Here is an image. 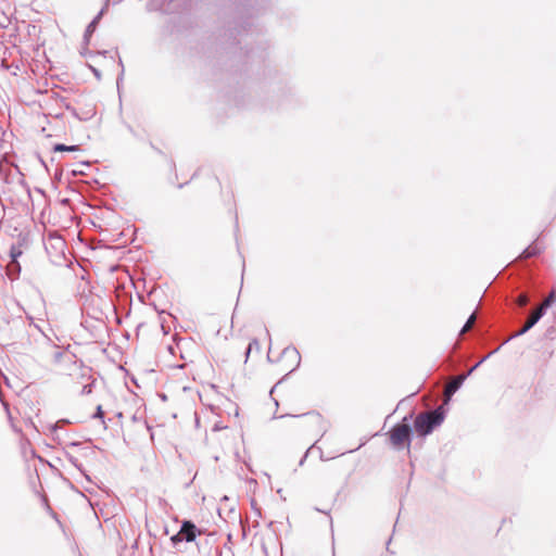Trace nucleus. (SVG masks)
<instances>
[{"mask_svg": "<svg viewBox=\"0 0 556 556\" xmlns=\"http://www.w3.org/2000/svg\"><path fill=\"white\" fill-rule=\"evenodd\" d=\"M444 420V413L441 408L419 414L415 419V430L419 435H427L440 426Z\"/></svg>", "mask_w": 556, "mask_h": 556, "instance_id": "nucleus-1", "label": "nucleus"}, {"mask_svg": "<svg viewBox=\"0 0 556 556\" xmlns=\"http://www.w3.org/2000/svg\"><path fill=\"white\" fill-rule=\"evenodd\" d=\"M390 441L395 448L410 445V427L406 424L394 426L390 431Z\"/></svg>", "mask_w": 556, "mask_h": 556, "instance_id": "nucleus-2", "label": "nucleus"}, {"mask_svg": "<svg viewBox=\"0 0 556 556\" xmlns=\"http://www.w3.org/2000/svg\"><path fill=\"white\" fill-rule=\"evenodd\" d=\"M199 534H201V531L195 527V525L189 520H185L180 530L170 538V541L174 545L182 541L193 542Z\"/></svg>", "mask_w": 556, "mask_h": 556, "instance_id": "nucleus-3", "label": "nucleus"}, {"mask_svg": "<svg viewBox=\"0 0 556 556\" xmlns=\"http://www.w3.org/2000/svg\"><path fill=\"white\" fill-rule=\"evenodd\" d=\"M543 314L541 309H534L529 316L526 325L515 334V337H519L529 331L541 318Z\"/></svg>", "mask_w": 556, "mask_h": 556, "instance_id": "nucleus-4", "label": "nucleus"}, {"mask_svg": "<svg viewBox=\"0 0 556 556\" xmlns=\"http://www.w3.org/2000/svg\"><path fill=\"white\" fill-rule=\"evenodd\" d=\"M467 375H459L455 378H453L445 387V395L446 397L452 396L464 383L466 380Z\"/></svg>", "mask_w": 556, "mask_h": 556, "instance_id": "nucleus-5", "label": "nucleus"}, {"mask_svg": "<svg viewBox=\"0 0 556 556\" xmlns=\"http://www.w3.org/2000/svg\"><path fill=\"white\" fill-rule=\"evenodd\" d=\"M102 14H103V11H100V12L98 13V15H97V16H96V17H94V18L89 23V25L87 26L86 31H85V35H84V40H85V42H86V43H88V42H89L90 37H91L92 33L96 30L97 25H98V23H99V21H100L101 16H102Z\"/></svg>", "mask_w": 556, "mask_h": 556, "instance_id": "nucleus-6", "label": "nucleus"}, {"mask_svg": "<svg viewBox=\"0 0 556 556\" xmlns=\"http://www.w3.org/2000/svg\"><path fill=\"white\" fill-rule=\"evenodd\" d=\"M540 248L536 244H530L526 248L522 253L519 255L520 258H530L540 253Z\"/></svg>", "mask_w": 556, "mask_h": 556, "instance_id": "nucleus-7", "label": "nucleus"}, {"mask_svg": "<svg viewBox=\"0 0 556 556\" xmlns=\"http://www.w3.org/2000/svg\"><path fill=\"white\" fill-rule=\"evenodd\" d=\"M556 294L554 291L551 292V294L542 302V304L536 308L541 309L542 314L544 315L546 309L553 304L555 301Z\"/></svg>", "mask_w": 556, "mask_h": 556, "instance_id": "nucleus-8", "label": "nucleus"}, {"mask_svg": "<svg viewBox=\"0 0 556 556\" xmlns=\"http://www.w3.org/2000/svg\"><path fill=\"white\" fill-rule=\"evenodd\" d=\"M282 354L285 356H288V355L294 356V359L296 361V366L300 365V359L301 358H300V354H299V352H298V350L295 348L287 346V348L283 349Z\"/></svg>", "mask_w": 556, "mask_h": 556, "instance_id": "nucleus-9", "label": "nucleus"}, {"mask_svg": "<svg viewBox=\"0 0 556 556\" xmlns=\"http://www.w3.org/2000/svg\"><path fill=\"white\" fill-rule=\"evenodd\" d=\"M253 350H255V351H257V352H260V350H261V345H260V342H258V340H257V339H253V340L249 343V345H248V348H247V351H245V361L248 359V357H249L250 353H251Z\"/></svg>", "mask_w": 556, "mask_h": 556, "instance_id": "nucleus-10", "label": "nucleus"}, {"mask_svg": "<svg viewBox=\"0 0 556 556\" xmlns=\"http://www.w3.org/2000/svg\"><path fill=\"white\" fill-rule=\"evenodd\" d=\"M63 356L64 352L61 351L59 348H54L51 353V362L56 365L62 361Z\"/></svg>", "mask_w": 556, "mask_h": 556, "instance_id": "nucleus-11", "label": "nucleus"}, {"mask_svg": "<svg viewBox=\"0 0 556 556\" xmlns=\"http://www.w3.org/2000/svg\"><path fill=\"white\" fill-rule=\"evenodd\" d=\"M53 150L56 152H63V151L72 152V151L79 150V147L78 146H65L62 143H58L54 146Z\"/></svg>", "mask_w": 556, "mask_h": 556, "instance_id": "nucleus-12", "label": "nucleus"}, {"mask_svg": "<svg viewBox=\"0 0 556 556\" xmlns=\"http://www.w3.org/2000/svg\"><path fill=\"white\" fill-rule=\"evenodd\" d=\"M475 321H476V315L471 314L470 317L467 319L466 324L464 325V327L462 328L460 334H464L467 331H469L472 328Z\"/></svg>", "mask_w": 556, "mask_h": 556, "instance_id": "nucleus-13", "label": "nucleus"}, {"mask_svg": "<svg viewBox=\"0 0 556 556\" xmlns=\"http://www.w3.org/2000/svg\"><path fill=\"white\" fill-rule=\"evenodd\" d=\"M94 418H99L103 425H105L104 421V413L102 410L101 405H98L96 414L93 415Z\"/></svg>", "mask_w": 556, "mask_h": 556, "instance_id": "nucleus-14", "label": "nucleus"}, {"mask_svg": "<svg viewBox=\"0 0 556 556\" xmlns=\"http://www.w3.org/2000/svg\"><path fill=\"white\" fill-rule=\"evenodd\" d=\"M91 391H92V383H88V384L84 386L81 389L83 394H89V393H91Z\"/></svg>", "mask_w": 556, "mask_h": 556, "instance_id": "nucleus-15", "label": "nucleus"}, {"mask_svg": "<svg viewBox=\"0 0 556 556\" xmlns=\"http://www.w3.org/2000/svg\"><path fill=\"white\" fill-rule=\"evenodd\" d=\"M518 303L520 306H525L528 303V298L525 294H521L518 299Z\"/></svg>", "mask_w": 556, "mask_h": 556, "instance_id": "nucleus-16", "label": "nucleus"}, {"mask_svg": "<svg viewBox=\"0 0 556 556\" xmlns=\"http://www.w3.org/2000/svg\"><path fill=\"white\" fill-rule=\"evenodd\" d=\"M22 252L20 250H15V248H12L11 250V256L13 260H16L17 256H20Z\"/></svg>", "mask_w": 556, "mask_h": 556, "instance_id": "nucleus-17", "label": "nucleus"}, {"mask_svg": "<svg viewBox=\"0 0 556 556\" xmlns=\"http://www.w3.org/2000/svg\"><path fill=\"white\" fill-rule=\"evenodd\" d=\"M485 358H486V357L482 358V359H481L480 362H478L475 366H472V367L468 370V372L466 374V375H467V377H468L469 375H471V374L473 372V370H476V369H477V367H478V366H479V365H480V364H481Z\"/></svg>", "mask_w": 556, "mask_h": 556, "instance_id": "nucleus-18", "label": "nucleus"}, {"mask_svg": "<svg viewBox=\"0 0 556 556\" xmlns=\"http://www.w3.org/2000/svg\"><path fill=\"white\" fill-rule=\"evenodd\" d=\"M409 418H412V415H409L408 417H407V416H406V417H404V419H403V420H404V421H407Z\"/></svg>", "mask_w": 556, "mask_h": 556, "instance_id": "nucleus-19", "label": "nucleus"}, {"mask_svg": "<svg viewBox=\"0 0 556 556\" xmlns=\"http://www.w3.org/2000/svg\"><path fill=\"white\" fill-rule=\"evenodd\" d=\"M296 365L291 368V371H294L296 369Z\"/></svg>", "mask_w": 556, "mask_h": 556, "instance_id": "nucleus-20", "label": "nucleus"}, {"mask_svg": "<svg viewBox=\"0 0 556 556\" xmlns=\"http://www.w3.org/2000/svg\"><path fill=\"white\" fill-rule=\"evenodd\" d=\"M296 365L291 368V371H294L296 369Z\"/></svg>", "mask_w": 556, "mask_h": 556, "instance_id": "nucleus-21", "label": "nucleus"}, {"mask_svg": "<svg viewBox=\"0 0 556 556\" xmlns=\"http://www.w3.org/2000/svg\"><path fill=\"white\" fill-rule=\"evenodd\" d=\"M296 365L291 368V371H294L296 369Z\"/></svg>", "mask_w": 556, "mask_h": 556, "instance_id": "nucleus-22", "label": "nucleus"}]
</instances>
